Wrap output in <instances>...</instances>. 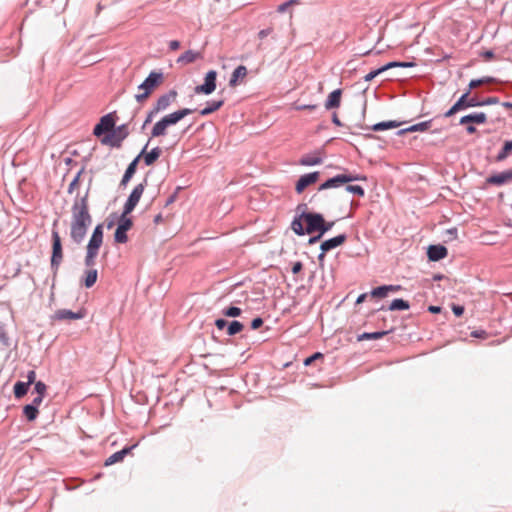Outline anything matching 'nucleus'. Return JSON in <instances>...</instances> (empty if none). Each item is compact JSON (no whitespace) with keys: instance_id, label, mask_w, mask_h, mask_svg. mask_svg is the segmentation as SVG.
<instances>
[{"instance_id":"f257e3e1","label":"nucleus","mask_w":512,"mask_h":512,"mask_svg":"<svg viewBox=\"0 0 512 512\" xmlns=\"http://www.w3.org/2000/svg\"><path fill=\"white\" fill-rule=\"evenodd\" d=\"M320 223H322V213L303 212L293 217L290 227L297 236H304L319 232Z\"/></svg>"},{"instance_id":"f03ea898","label":"nucleus","mask_w":512,"mask_h":512,"mask_svg":"<svg viewBox=\"0 0 512 512\" xmlns=\"http://www.w3.org/2000/svg\"><path fill=\"white\" fill-rule=\"evenodd\" d=\"M196 109L192 108H180L172 113L164 115L158 120L151 129V138L163 137L167 135V129L171 126L176 125L186 116L195 112Z\"/></svg>"},{"instance_id":"7ed1b4c3","label":"nucleus","mask_w":512,"mask_h":512,"mask_svg":"<svg viewBox=\"0 0 512 512\" xmlns=\"http://www.w3.org/2000/svg\"><path fill=\"white\" fill-rule=\"evenodd\" d=\"M103 235V224H97L94 227L91 237L86 246V256L84 258V264L88 269L93 268V266L96 263V257L103 243Z\"/></svg>"},{"instance_id":"20e7f679","label":"nucleus","mask_w":512,"mask_h":512,"mask_svg":"<svg viewBox=\"0 0 512 512\" xmlns=\"http://www.w3.org/2000/svg\"><path fill=\"white\" fill-rule=\"evenodd\" d=\"M51 240H52V253L50 259V267L53 273V282L57 276L60 264L63 260V247L61 237L59 235L58 230L55 228L52 229L51 232Z\"/></svg>"},{"instance_id":"39448f33","label":"nucleus","mask_w":512,"mask_h":512,"mask_svg":"<svg viewBox=\"0 0 512 512\" xmlns=\"http://www.w3.org/2000/svg\"><path fill=\"white\" fill-rule=\"evenodd\" d=\"M129 136L128 124L124 123L114 127L109 133L104 135L100 142L112 148H120L122 142Z\"/></svg>"},{"instance_id":"423d86ee","label":"nucleus","mask_w":512,"mask_h":512,"mask_svg":"<svg viewBox=\"0 0 512 512\" xmlns=\"http://www.w3.org/2000/svg\"><path fill=\"white\" fill-rule=\"evenodd\" d=\"M71 219L92 222V216L89 212V204L87 201V193L82 197L76 196L74 203L71 207Z\"/></svg>"},{"instance_id":"0eeeda50","label":"nucleus","mask_w":512,"mask_h":512,"mask_svg":"<svg viewBox=\"0 0 512 512\" xmlns=\"http://www.w3.org/2000/svg\"><path fill=\"white\" fill-rule=\"evenodd\" d=\"M133 227V220L124 215L122 212L117 221V227L114 232V242L118 244H124L128 241L127 232Z\"/></svg>"},{"instance_id":"6e6552de","label":"nucleus","mask_w":512,"mask_h":512,"mask_svg":"<svg viewBox=\"0 0 512 512\" xmlns=\"http://www.w3.org/2000/svg\"><path fill=\"white\" fill-rule=\"evenodd\" d=\"M116 112H110L103 115L99 122L93 128V135L96 137H103L109 133L116 125Z\"/></svg>"},{"instance_id":"1a4fd4ad","label":"nucleus","mask_w":512,"mask_h":512,"mask_svg":"<svg viewBox=\"0 0 512 512\" xmlns=\"http://www.w3.org/2000/svg\"><path fill=\"white\" fill-rule=\"evenodd\" d=\"M347 240L345 233L338 234L332 238L326 239L320 244V253L318 255V261L320 265H323L326 257V253L341 246Z\"/></svg>"},{"instance_id":"9d476101","label":"nucleus","mask_w":512,"mask_h":512,"mask_svg":"<svg viewBox=\"0 0 512 512\" xmlns=\"http://www.w3.org/2000/svg\"><path fill=\"white\" fill-rule=\"evenodd\" d=\"M91 224L92 222L71 219L70 238L72 242L77 245L81 244L84 241Z\"/></svg>"},{"instance_id":"9b49d317","label":"nucleus","mask_w":512,"mask_h":512,"mask_svg":"<svg viewBox=\"0 0 512 512\" xmlns=\"http://www.w3.org/2000/svg\"><path fill=\"white\" fill-rule=\"evenodd\" d=\"M164 82V73L161 70H152L144 81L138 86L139 90L146 91L150 95Z\"/></svg>"},{"instance_id":"f8f14e48","label":"nucleus","mask_w":512,"mask_h":512,"mask_svg":"<svg viewBox=\"0 0 512 512\" xmlns=\"http://www.w3.org/2000/svg\"><path fill=\"white\" fill-rule=\"evenodd\" d=\"M146 185H147V179H144V181L142 183H139L138 185H136L133 188V190L129 194L126 202L124 203L123 210H122L124 215H129L135 209V207L137 206V204L145 190Z\"/></svg>"},{"instance_id":"ddd939ff","label":"nucleus","mask_w":512,"mask_h":512,"mask_svg":"<svg viewBox=\"0 0 512 512\" xmlns=\"http://www.w3.org/2000/svg\"><path fill=\"white\" fill-rule=\"evenodd\" d=\"M217 86V71L209 70L204 77V82L194 88L196 94L210 95Z\"/></svg>"},{"instance_id":"4468645a","label":"nucleus","mask_w":512,"mask_h":512,"mask_svg":"<svg viewBox=\"0 0 512 512\" xmlns=\"http://www.w3.org/2000/svg\"><path fill=\"white\" fill-rule=\"evenodd\" d=\"M150 139L144 145L140 153L137 155L140 157V160L143 159V162L146 166H152L161 156L162 149L159 146L152 148L150 151H147Z\"/></svg>"},{"instance_id":"2eb2a0df","label":"nucleus","mask_w":512,"mask_h":512,"mask_svg":"<svg viewBox=\"0 0 512 512\" xmlns=\"http://www.w3.org/2000/svg\"><path fill=\"white\" fill-rule=\"evenodd\" d=\"M319 177H320V172H318V171H313V172L301 175L295 184L296 193L297 194L303 193L304 190L308 186L316 183L318 181Z\"/></svg>"},{"instance_id":"dca6fc26","label":"nucleus","mask_w":512,"mask_h":512,"mask_svg":"<svg viewBox=\"0 0 512 512\" xmlns=\"http://www.w3.org/2000/svg\"><path fill=\"white\" fill-rule=\"evenodd\" d=\"M511 180H512V169H508V170H505V171H502L499 173H494V174L489 175L485 180V184L500 187Z\"/></svg>"},{"instance_id":"f3484780","label":"nucleus","mask_w":512,"mask_h":512,"mask_svg":"<svg viewBox=\"0 0 512 512\" xmlns=\"http://www.w3.org/2000/svg\"><path fill=\"white\" fill-rule=\"evenodd\" d=\"M178 93L175 89L169 90L167 93L162 94L158 97L153 107L160 113L165 111L172 102L175 101Z\"/></svg>"},{"instance_id":"a211bd4d","label":"nucleus","mask_w":512,"mask_h":512,"mask_svg":"<svg viewBox=\"0 0 512 512\" xmlns=\"http://www.w3.org/2000/svg\"><path fill=\"white\" fill-rule=\"evenodd\" d=\"M448 255V249L442 244H431L427 248V257L429 261L437 262Z\"/></svg>"},{"instance_id":"6ab92c4d","label":"nucleus","mask_w":512,"mask_h":512,"mask_svg":"<svg viewBox=\"0 0 512 512\" xmlns=\"http://www.w3.org/2000/svg\"><path fill=\"white\" fill-rule=\"evenodd\" d=\"M138 446L137 443L133 444V445H130V446H125L123 447L121 450L119 451H116L115 453H113L112 455H110L104 462V465L105 466H111L115 463H118V462H122L124 460V458L129 455L136 447Z\"/></svg>"},{"instance_id":"aec40b11","label":"nucleus","mask_w":512,"mask_h":512,"mask_svg":"<svg viewBox=\"0 0 512 512\" xmlns=\"http://www.w3.org/2000/svg\"><path fill=\"white\" fill-rule=\"evenodd\" d=\"M86 316L85 309H80L77 312H74L69 309H59L54 314V319L57 320H79L83 319Z\"/></svg>"},{"instance_id":"412c9836","label":"nucleus","mask_w":512,"mask_h":512,"mask_svg":"<svg viewBox=\"0 0 512 512\" xmlns=\"http://www.w3.org/2000/svg\"><path fill=\"white\" fill-rule=\"evenodd\" d=\"M347 184L346 175L345 173L337 174L333 177L328 178L323 183L320 184L318 187L319 191L332 189V188H339L342 185Z\"/></svg>"},{"instance_id":"4be33fe9","label":"nucleus","mask_w":512,"mask_h":512,"mask_svg":"<svg viewBox=\"0 0 512 512\" xmlns=\"http://www.w3.org/2000/svg\"><path fill=\"white\" fill-rule=\"evenodd\" d=\"M487 122V115L484 112H472L470 114L464 115L460 118L459 124H485Z\"/></svg>"},{"instance_id":"5701e85b","label":"nucleus","mask_w":512,"mask_h":512,"mask_svg":"<svg viewBox=\"0 0 512 512\" xmlns=\"http://www.w3.org/2000/svg\"><path fill=\"white\" fill-rule=\"evenodd\" d=\"M342 97V89L338 88L330 92L325 101V109L332 110L340 107Z\"/></svg>"},{"instance_id":"b1692460","label":"nucleus","mask_w":512,"mask_h":512,"mask_svg":"<svg viewBox=\"0 0 512 512\" xmlns=\"http://www.w3.org/2000/svg\"><path fill=\"white\" fill-rule=\"evenodd\" d=\"M140 162V157L139 156H136L127 166L123 176H122V179H121V182H120V186H126L129 181L132 179V177L134 176V174L136 173V170H137V166Z\"/></svg>"},{"instance_id":"393cba45","label":"nucleus","mask_w":512,"mask_h":512,"mask_svg":"<svg viewBox=\"0 0 512 512\" xmlns=\"http://www.w3.org/2000/svg\"><path fill=\"white\" fill-rule=\"evenodd\" d=\"M98 279V271L95 268L84 270L83 276L81 278V284L89 289L95 285Z\"/></svg>"},{"instance_id":"a878e982","label":"nucleus","mask_w":512,"mask_h":512,"mask_svg":"<svg viewBox=\"0 0 512 512\" xmlns=\"http://www.w3.org/2000/svg\"><path fill=\"white\" fill-rule=\"evenodd\" d=\"M410 308V303L402 298H396L391 301L388 307L382 305L377 311L390 310V311H404Z\"/></svg>"},{"instance_id":"bb28decb","label":"nucleus","mask_w":512,"mask_h":512,"mask_svg":"<svg viewBox=\"0 0 512 512\" xmlns=\"http://www.w3.org/2000/svg\"><path fill=\"white\" fill-rule=\"evenodd\" d=\"M431 123H432L431 119L427 120V121L420 122V123H416L407 128L400 129L399 131H397L396 134L398 136H401V135H404V134L410 133V132L426 131L430 128Z\"/></svg>"},{"instance_id":"cd10ccee","label":"nucleus","mask_w":512,"mask_h":512,"mask_svg":"<svg viewBox=\"0 0 512 512\" xmlns=\"http://www.w3.org/2000/svg\"><path fill=\"white\" fill-rule=\"evenodd\" d=\"M224 105V99L210 100L206 102V106L199 111L201 116H208L219 110Z\"/></svg>"},{"instance_id":"c85d7f7f","label":"nucleus","mask_w":512,"mask_h":512,"mask_svg":"<svg viewBox=\"0 0 512 512\" xmlns=\"http://www.w3.org/2000/svg\"><path fill=\"white\" fill-rule=\"evenodd\" d=\"M393 328L389 330H383V331H375V332H364L362 334H359L357 336V341H365V340H378L383 338L384 336L388 335L389 333L393 332Z\"/></svg>"},{"instance_id":"c756f323","label":"nucleus","mask_w":512,"mask_h":512,"mask_svg":"<svg viewBox=\"0 0 512 512\" xmlns=\"http://www.w3.org/2000/svg\"><path fill=\"white\" fill-rule=\"evenodd\" d=\"M400 124H401L400 122H397L395 120H388V121L378 122V123L372 125L371 127H366L365 129L372 130V131H385V130L397 128L398 126H400Z\"/></svg>"},{"instance_id":"7c9ffc66","label":"nucleus","mask_w":512,"mask_h":512,"mask_svg":"<svg viewBox=\"0 0 512 512\" xmlns=\"http://www.w3.org/2000/svg\"><path fill=\"white\" fill-rule=\"evenodd\" d=\"M247 75V68L244 65L237 66L229 79V86L235 87L238 84L239 79L244 78Z\"/></svg>"},{"instance_id":"2f4dec72","label":"nucleus","mask_w":512,"mask_h":512,"mask_svg":"<svg viewBox=\"0 0 512 512\" xmlns=\"http://www.w3.org/2000/svg\"><path fill=\"white\" fill-rule=\"evenodd\" d=\"M201 54L199 52H195L193 50H187L183 54H181L178 59V64H189L194 62L196 59L200 58Z\"/></svg>"},{"instance_id":"473e14b6","label":"nucleus","mask_w":512,"mask_h":512,"mask_svg":"<svg viewBox=\"0 0 512 512\" xmlns=\"http://www.w3.org/2000/svg\"><path fill=\"white\" fill-rule=\"evenodd\" d=\"M323 162V158L314 154H306L299 160L300 165L303 166H316Z\"/></svg>"},{"instance_id":"72a5a7b5","label":"nucleus","mask_w":512,"mask_h":512,"mask_svg":"<svg viewBox=\"0 0 512 512\" xmlns=\"http://www.w3.org/2000/svg\"><path fill=\"white\" fill-rule=\"evenodd\" d=\"M511 152H512V139L506 140L504 142L502 148L500 149V151L498 152V154L496 156V161L497 162L504 161L509 156V154Z\"/></svg>"},{"instance_id":"f704fd0d","label":"nucleus","mask_w":512,"mask_h":512,"mask_svg":"<svg viewBox=\"0 0 512 512\" xmlns=\"http://www.w3.org/2000/svg\"><path fill=\"white\" fill-rule=\"evenodd\" d=\"M29 387H30L29 383H25L23 381H17L13 387V392H14L15 398L20 399L23 396H25L28 392Z\"/></svg>"},{"instance_id":"c9c22d12","label":"nucleus","mask_w":512,"mask_h":512,"mask_svg":"<svg viewBox=\"0 0 512 512\" xmlns=\"http://www.w3.org/2000/svg\"><path fill=\"white\" fill-rule=\"evenodd\" d=\"M244 329V325L242 322L238 320L228 321L226 333L229 336H234L240 333Z\"/></svg>"},{"instance_id":"e433bc0d","label":"nucleus","mask_w":512,"mask_h":512,"mask_svg":"<svg viewBox=\"0 0 512 512\" xmlns=\"http://www.w3.org/2000/svg\"><path fill=\"white\" fill-rule=\"evenodd\" d=\"M23 414L26 417L27 421L32 422L36 420L39 414V409L34 405L26 404L23 407Z\"/></svg>"},{"instance_id":"4c0bfd02","label":"nucleus","mask_w":512,"mask_h":512,"mask_svg":"<svg viewBox=\"0 0 512 512\" xmlns=\"http://www.w3.org/2000/svg\"><path fill=\"white\" fill-rule=\"evenodd\" d=\"M498 82H500V81L497 78H495V77L484 76V77H481V78L470 80L469 84H470V89H475L476 87H478L481 84L498 83Z\"/></svg>"},{"instance_id":"58836bf2","label":"nucleus","mask_w":512,"mask_h":512,"mask_svg":"<svg viewBox=\"0 0 512 512\" xmlns=\"http://www.w3.org/2000/svg\"><path fill=\"white\" fill-rule=\"evenodd\" d=\"M416 64L413 61H391L384 65L385 70H389L391 68L401 67V68H409L414 67Z\"/></svg>"},{"instance_id":"ea45409f","label":"nucleus","mask_w":512,"mask_h":512,"mask_svg":"<svg viewBox=\"0 0 512 512\" xmlns=\"http://www.w3.org/2000/svg\"><path fill=\"white\" fill-rule=\"evenodd\" d=\"M84 171H85V166H82L81 169L76 173V175L74 176V178L72 179L70 184L68 185L67 192L69 194H72L74 192V190L78 187V185L80 183L81 175L84 173Z\"/></svg>"},{"instance_id":"a19ab883","label":"nucleus","mask_w":512,"mask_h":512,"mask_svg":"<svg viewBox=\"0 0 512 512\" xmlns=\"http://www.w3.org/2000/svg\"><path fill=\"white\" fill-rule=\"evenodd\" d=\"M345 190L348 192V193H351V194H354L358 197H364L365 196V190L362 186L360 185H354V184H345Z\"/></svg>"},{"instance_id":"79ce46f5","label":"nucleus","mask_w":512,"mask_h":512,"mask_svg":"<svg viewBox=\"0 0 512 512\" xmlns=\"http://www.w3.org/2000/svg\"><path fill=\"white\" fill-rule=\"evenodd\" d=\"M241 313H242L241 308H239L237 306H229L222 310V314L225 317H230V318L238 317L241 315Z\"/></svg>"},{"instance_id":"37998d69","label":"nucleus","mask_w":512,"mask_h":512,"mask_svg":"<svg viewBox=\"0 0 512 512\" xmlns=\"http://www.w3.org/2000/svg\"><path fill=\"white\" fill-rule=\"evenodd\" d=\"M369 295L373 298H385L386 296H388V293H387V289H386L385 285H380V286L373 288L369 292Z\"/></svg>"},{"instance_id":"c03bdc74","label":"nucleus","mask_w":512,"mask_h":512,"mask_svg":"<svg viewBox=\"0 0 512 512\" xmlns=\"http://www.w3.org/2000/svg\"><path fill=\"white\" fill-rule=\"evenodd\" d=\"M453 105L458 112L468 109V97L461 95Z\"/></svg>"},{"instance_id":"a18cd8bd","label":"nucleus","mask_w":512,"mask_h":512,"mask_svg":"<svg viewBox=\"0 0 512 512\" xmlns=\"http://www.w3.org/2000/svg\"><path fill=\"white\" fill-rule=\"evenodd\" d=\"M335 225L334 221H327L322 214V223H320V229L319 232H321L323 235H325L327 232H329L333 226Z\"/></svg>"},{"instance_id":"49530a36","label":"nucleus","mask_w":512,"mask_h":512,"mask_svg":"<svg viewBox=\"0 0 512 512\" xmlns=\"http://www.w3.org/2000/svg\"><path fill=\"white\" fill-rule=\"evenodd\" d=\"M385 71H386V70H385L384 65H383V66H381V67H379V68H377V69H374V70L370 71L368 74H366V75L364 76V81H365V82H370V81H372L375 77H377L378 75H380L381 73H383V72H385Z\"/></svg>"},{"instance_id":"de8ad7c7","label":"nucleus","mask_w":512,"mask_h":512,"mask_svg":"<svg viewBox=\"0 0 512 512\" xmlns=\"http://www.w3.org/2000/svg\"><path fill=\"white\" fill-rule=\"evenodd\" d=\"M345 175H346L347 184L354 182V181H365L367 179V177L365 175L351 173V172H347V171L345 172Z\"/></svg>"},{"instance_id":"09e8293b","label":"nucleus","mask_w":512,"mask_h":512,"mask_svg":"<svg viewBox=\"0 0 512 512\" xmlns=\"http://www.w3.org/2000/svg\"><path fill=\"white\" fill-rule=\"evenodd\" d=\"M324 357L323 353L315 352L312 355L306 357L303 361L304 366H310L313 362Z\"/></svg>"},{"instance_id":"8fccbe9b","label":"nucleus","mask_w":512,"mask_h":512,"mask_svg":"<svg viewBox=\"0 0 512 512\" xmlns=\"http://www.w3.org/2000/svg\"><path fill=\"white\" fill-rule=\"evenodd\" d=\"M158 113L159 112L154 107H152L146 114L145 120L142 124V129H144L148 124H150Z\"/></svg>"},{"instance_id":"3c124183","label":"nucleus","mask_w":512,"mask_h":512,"mask_svg":"<svg viewBox=\"0 0 512 512\" xmlns=\"http://www.w3.org/2000/svg\"><path fill=\"white\" fill-rule=\"evenodd\" d=\"M47 386L42 381H36L34 383V391L37 393V395L44 396L46 392Z\"/></svg>"},{"instance_id":"603ef678","label":"nucleus","mask_w":512,"mask_h":512,"mask_svg":"<svg viewBox=\"0 0 512 512\" xmlns=\"http://www.w3.org/2000/svg\"><path fill=\"white\" fill-rule=\"evenodd\" d=\"M457 235H458V230L456 227H453V228H449L445 231V236H446V242H449V241H453L455 239H457Z\"/></svg>"},{"instance_id":"864d4df0","label":"nucleus","mask_w":512,"mask_h":512,"mask_svg":"<svg viewBox=\"0 0 512 512\" xmlns=\"http://www.w3.org/2000/svg\"><path fill=\"white\" fill-rule=\"evenodd\" d=\"M299 0H288L277 7V12L284 13L290 6L298 3Z\"/></svg>"},{"instance_id":"5fc2aeb1","label":"nucleus","mask_w":512,"mask_h":512,"mask_svg":"<svg viewBox=\"0 0 512 512\" xmlns=\"http://www.w3.org/2000/svg\"><path fill=\"white\" fill-rule=\"evenodd\" d=\"M311 236L308 239V244L313 245L321 241L323 238V234L321 232H314L313 234H310Z\"/></svg>"},{"instance_id":"6e6d98bb","label":"nucleus","mask_w":512,"mask_h":512,"mask_svg":"<svg viewBox=\"0 0 512 512\" xmlns=\"http://www.w3.org/2000/svg\"><path fill=\"white\" fill-rule=\"evenodd\" d=\"M468 106L471 107H482L481 100L476 95L468 97Z\"/></svg>"},{"instance_id":"4d7b16f0","label":"nucleus","mask_w":512,"mask_h":512,"mask_svg":"<svg viewBox=\"0 0 512 512\" xmlns=\"http://www.w3.org/2000/svg\"><path fill=\"white\" fill-rule=\"evenodd\" d=\"M452 312L456 317H460L464 314L465 308L462 305L459 304H452Z\"/></svg>"},{"instance_id":"13d9d810","label":"nucleus","mask_w":512,"mask_h":512,"mask_svg":"<svg viewBox=\"0 0 512 512\" xmlns=\"http://www.w3.org/2000/svg\"><path fill=\"white\" fill-rule=\"evenodd\" d=\"M318 105L316 104H296L295 105V109L296 110H309V111H313L315 109H317Z\"/></svg>"},{"instance_id":"bf43d9fd","label":"nucleus","mask_w":512,"mask_h":512,"mask_svg":"<svg viewBox=\"0 0 512 512\" xmlns=\"http://www.w3.org/2000/svg\"><path fill=\"white\" fill-rule=\"evenodd\" d=\"M264 321L261 317H255L254 319H252L251 323H250V327L252 330H256L258 328H260L262 325H263Z\"/></svg>"},{"instance_id":"052dcab7","label":"nucleus","mask_w":512,"mask_h":512,"mask_svg":"<svg viewBox=\"0 0 512 512\" xmlns=\"http://www.w3.org/2000/svg\"><path fill=\"white\" fill-rule=\"evenodd\" d=\"M227 324H228V321L224 318H217L215 320V326L219 331H221L225 328L227 329Z\"/></svg>"},{"instance_id":"680f3d73","label":"nucleus","mask_w":512,"mask_h":512,"mask_svg":"<svg viewBox=\"0 0 512 512\" xmlns=\"http://www.w3.org/2000/svg\"><path fill=\"white\" fill-rule=\"evenodd\" d=\"M482 106L494 105L499 103L498 97H488L481 100Z\"/></svg>"},{"instance_id":"e2e57ef3","label":"nucleus","mask_w":512,"mask_h":512,"mask_svg":"<svg viewBox=\"0 0 512 512\" xmlns=\"http://www.w3.org/2000/svg\"><path fill=\"white\" fill-rule=\"evenodd\" d=\"M0 342L5 346H9V337L7 336L3 327L0 326Z\"/></svg>"},{"instance_id":"0e129e2a","label":"nucleus","mask_w":512,"mask_h":512,"mask_svg":"<svg viewBox=\"0 0 512 512\" xmlns=\"http://www.w3.org/2000/svg\"><path fill=\"white\" fill-rule=\"evenodd\" d=\"M150 94L146 93V91H142L141 93H138L135 95V100L138 103H143L145 100L149 98Z\"/></svg>"},{"instance_id":"69168bd1","label":"nucleus","mask_w":512,"mask_h":512,"mask_svg":"<svg viewBox=\"0 0 512 512\" xmlns=\"http://www.w3.org/2000/svg\"><path fill=\"white\" fill-rule=\"evenodd\" d=\"M302 269H303V264H302V262H300V261H296V262H294V263H293V265H292L291 272H292L294 275H296V274L300 273Z\"/></svg>"},{"instance_id":"338daca9","label":"nucleus","mask_w":512,"mask_h":512,"mask_svg":"<svg viewBox=\"0 0 512 512\" xmlns=\"http://www.w3.org/2000/svg\"><path fill=\"white\" fill-rule=\"evenodd\" d=\"M481 56L486 60V61H490L492 60L494 57H495V53L493 50L489 49V50H485L484 52L481 53Z\"/></svg>"},{"instance_id":"774afa93","label":"nucleus","mask_w":512,"mask_h":512,"mask_svg":"<svg viewBox=\"0 0 512 512\" xmlns=\"http://www.w3.org/2000/svg\"><path fill=\"white\" fill-rule=\"evenodd\" d=\"M36 372L34 370H30L27 373V381L25 383H29V386L31 384H34L36 381Z\"/></svg>"}]
</instances>
